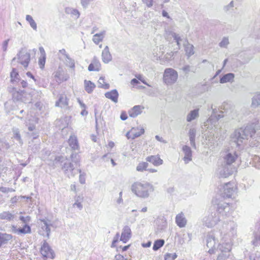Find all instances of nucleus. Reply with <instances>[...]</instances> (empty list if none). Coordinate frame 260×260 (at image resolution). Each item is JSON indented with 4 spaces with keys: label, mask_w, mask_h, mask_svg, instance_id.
<instances>
[{
    "label": "nucleus",
    "mask_w": 260,
    "mask_h": 260,
    "mask_svg": "<svg viewBox=\"0 0 260 260\" xmlns=\"http://www.w3.org/2000/svg\"><path fill=\"white\" fill-rule=\"evenodd\" d=\"M258 137H260V125L252 123L236 129L231 136V141L237 146H240L249 138Z\"/></svg>",
    "instance_id": "f257e3e1"
},
{
    "label": "nucleus",
    "mask_w": 260,
    "mask_h": 260,
    "mask_svg": "<svg viewBox=\"0 0 260 260\" xmlns=\"http://www.w3.org/2000/svg\"><path fill=\"white\" fill-rule=\"evenodd\" d=\"M77 153H72L71 155V159L65 158L62 156H56L54 160V165L60 163L61 169L65 175L68 178L74 177L78 173H81L80 169H76L78 164V159L76 158Z\"/></svg>",
    "instance_id": "f03ea898"
},
{
    "label": "nucleus",
    "mask_w": 260,
    "mask_h": 260,
    "mask_svg": "<svg viewBox=\"0 0 260 260\" xmlns=\"http://www.w3.org/2000/svg\"><path fill=\"white\" fill-rule=\"evenodd\" d=\"M154 190L152 185L148 182H135L132 186V190L137 196L147 198Z\"/></svg>",
    "instance_id": "7ed1b4c3"
},
{
    "label": "nucleus",
    "mask_w": 260,
    "mask_h": 260,
    "mask_svg": "<svg viewBox=\"0 0 260 260\" xmlns=\"http://www.w3.org/2000/svg\"><path fill=\"white\" fill-rule=\"evenodd\" d=\"M219 232L221 239L223 241H226L228 240H231V238L236 234L237 224L232 220L224 222L221 229H219Z\"/></svg>",
    "instance_id": "20e7f679"
},
{
    "label": "nucleus",
    "mask_w": 260,
    "mask_h": 260,
    "mask_svg": "<svg viewBox=\"0 0 260 260\" xmlns=\"http://www.w3.org/2000/svg\"><path fill=\"white\" fill-rule=\"evenodd\" d=\"M37 50L35 48L28 50L26 47H22L17 54V57L12 59V62L17 60L21 65H28L30 60V55L35 56Z\"/></svg>",
    "instance_id": "39448f33"
},
{
    "label": "nucleus",
    "mask_w": 260,
    "mask_h": 260,
    "mask_svg": "<svg viewBox=\"0 0 260 260\" xmlns=\"http://www.w3.org/2000/svg\"><path fill=\"white\" fill-rule=\"evenodd\" d=\"M178 79L177 72L173 69L169 68L165 70L163 80L168 85L174 84Z\"/></svg>",
    "instance_id": "423d86ee"
},
{
    "label": "nucleus",
    "mask_w": 260,
    "mask_h": 260,
    "mask_svg": "<svg viewBox=\"0 0 260 260\" xmlns=\"http://www.w3.org/2000/svg\"><path fill=\"white\" fill-rule=\"evenodd\" d=\"M14 90L12 93V98L14 101L21 102L24 103L30 102L31 96L29 93H26L24 90H16L13 88Z\"/></svg>",
    "instance_id": "0eeeda50"
},
{
    "label": "nucleus",
    "mask_w": 260,
    "mask_h": 260,
    "mask_svg": "<svg viewBox=\"0 0 260 260\" xmlns=\"http://www.w3.org/2000/svg\"><path fill=\"white\" fill-rule=\"evenodd\" d=\"M232 210L230 205L225 202L219 203L217 207V215H220L223 218L229 217L232 213Z\"/></svg>",
    "instance_id": "6e6552de"
},
{
    "label": "nucleus",
    "mask_w": 260,
    "mask_h": 260,
    "mask_svg": "<svg viewBox=\"0 0 260 260\" xmlns=\"http://www.w3.org/2000/svg\"><path fill=\"white\" fill-rule=\"evenodd\" d=\"M220 220L219 216L216 212H212L203 218V224L208 228H212Z\"/></svg>",
    "instance_id": "1a4fd4ad"
},
{
    "label": "nucleus",
    "mask_w": 260,
    "mask_h": 260,
    "mask_svg": "<svg viewBox=\"0 0 260 260\" xmlns=\"http://www.w3.org/2000/svg\"><path fill=\"white\" fill-rule=\"evenodd\" d=\"M57 56L58 59L66 65H75L74 60L70 57L64 49L59 50Z\"/></svg>",
    "instance_id": "9d476101"
},
{
    "label": "nucleus",
    "mask_w": 260,
    "mask_h": 260,
    "mask_svg": "<svg viewBox=\"0 0 260 260\" xmlns=\"http://www.w3.org/2000/svg\"><path fill=\"white\" fill-rule=\"evenodd\" d=\"M41 253L43 256L47 258L53 259L55 257V254L53 250L46 240L44 241L41 246Z\"/></svg>",
    "instance_id": "9b49d317"
},
{
    "label": "nucleus",
    "mask_w": 260,
    "mask_h": 260,
    "mask_svg": "<svg viewBox=\"0 0 260 260\" xmlns=\"http://www.w3.org/2000/svg\"><path fill=\"white\" fill-rule=\"evenodd\" d=\"M223 194L227 198H231L235 193L236 188L234 183L229 182L225 183L223 187Z\"/></svg>",
    "instance_id": "f8f14e48"
},
{
    "label": "nucleus",
    "mask_w": 260,
    "mask_h": 260,
    "mask_svg": "<svg viewBox=\"0 0 260 260\" xmlns=\"http://www.w3.org/2000/svg\"><path fill=\"white\" fill-rule=\"evenodd\" d=\"M12 232L17 235L30 234L31 228L27 224H25L22 228H17L15 225H12L11 227Z\"/></svg>",
    "instance_id": "ddd939ff"
},
{
    "label": "nucleus",
    "mask_w": 260,
    "mask_h": 260,
    "mask_svg": "<svg viewBox=\"0 0 260 260\" xmlns=\"http://www.w3.org/2000/svg\"><path fill=\"white\" fill-rule=\"evenodd\" d=\"M238 155L234 151L227 150L223 157L224 161L227 165H231L234 162L237 158Z\"/></svg>",
    "instance_id": "4468645a"
},
{
    "label": "nucleus",
    "mask_w": 260,
    "mask_h": 260,
    "mask_svg": "<svg viewBox=\"0 0 260 260\" xmlns=\"http://www.w3.org/2000/svg\"><path fill=\"white\" fill-rule=\"evenodd\" d=\"M232 170H229L226 166L219 167L216 171L217 175L219 178H226L232 175Z\"/></svg>",
    "instance_id": "2eb2a0df"
},
{
    "label": "nucleus",
    "mask_w": 260,
    "mask_h": 260,
    "mask_svg": "<svg viewBox=\"0 0 260 260\" xmlns=\"http://www.w3.org/2000/svg\"><path fill=\"white\" fill-rule=\"evenodd\" d=\"M216 234L213 232L209 233L206 238V245L208 248H215L218 240L215 238Z\"/></svg>",
    "instance_id": "dca6fc26"
},
{
    "label": "nucleus",
    "mask_w": 260,
    "mask_h": 260,
    "mask_svg": "<svg viewBox=\"0 0 260 260\" xmlns=\"http://www.w3.org/2000/svg\"><path fill=\"white\" fill-rule=\"evenodd\" d=\"M131 236L132 231L131 228L128 226L125 225L122 229L120 240L122 241L124 243H126L129 240Z\"/></svg>",
    "instance_id": "f3484780"
},
{
    "label": "nucleus",
    "mask_w": 260,
    "mask_h": 260,
    "mask_svg": "<svg viewBox=\"0 0 260 260\" xmlns=\"http://www.w3.org/2000/svg\"><path fill=\"white\" fill-rule=\"evenodd\" d=\"M68 101L66 94H61L59 95L58 100L56 102L55 106L61 108L67 109L69 105Z\"/></svg>",
    "instance_id": "a211bd4d"
},
{
    "label": "nucleus",
    "mask_w": 260,
    "mask_h": 260,
    "mask_svg": "<svg viewBox=\"0 0 260 260\" xmlns=\"http://www.w3.org/2000/svg\"><path fill=\"white\" fill-rule=\"evenodd\" d=\"M54 77L57 79L58 81L61 82L66 81L69 77L63 68L59 66L57 71L54 73Z\"/></svg>",
    "instance_id": "6ab92c4d"
},
{
    "label": "nucleus",
    "mask_w": 260,
    "mask_h": 260,
    "mask_svg": "<svg viewBox=\"0 0 260 260\" xmlns=\"http://www.w3.org/2000/svg\"><path fill=\"white\" fill-rule=\"evenodd\" d=\"M182 151L184 154L183 160L185 164L188 163L192 160V151L191 148L187 145H184L182 148Z\"/></svg>",
    "instance_id": "aec40b11"
},
{
    "label": "nucleus",
    "mask_w": 260,
    "mask_h": 260,
    "mask_svg": "<svg viewBox=\"0 0 260 260\" xmlns=\"http://www.w3.org/2000/svg\"><path fill=\"white\" fill-rule=\"evenodd\" d=\"M144 107L141 105H136L133 107L128 111V114L130 117L135 118L142 112Z\"/></svg>",
    "instance_id": "412c9836"
},
{
    "label": "nucleus",
    "mask_w": 260,
    "mask_h": 260,
    "mask_svg": "<svg viewBox=\"0 0 260 260\" xmlns=\"http://www.w3.org/2000/svg\"><path fill=\"white\" fill-rule=\"evenodd\" d=\"M175 220L177 225L181 228L185 227L187 223V220L182 212L176 215Z\"/></svg>",
    "instance_id": "4be33fe9"
},
{
    "label": "nucleus",
    "mask_w": 260,
    "mask_h": 260,
    "mask_svg": "<svg viewBox=\"0 0 260 260\" xmlns=\"http://www.w3.org/2000/svg\"><path fill=\"white\" fill-rule=\"evenodd\" d=\"M146 160L155 166L162 164L163 160L158 155H151L146 158Z\"/></svg>",
    "instance_id": "5701e85b"
},
{
    "label": "nucleus",
    "mask_w": 260,
    "mask_h": 260,
    "mask_svg": "<svg viewBox=\"0 0 260 260\" xmlns=\"http://www.w3.org/2000/svg\"><path fill=\"white\" fill-rule=\"evenodd\" d=\"M105 95L107 98L110 99L113 102L117 103L119 94L116 89H113L110 91L105 93Z\"/></svg>",
    "instance_id": "b1692460"
},
{
    "label": "nucleus",
    "mask_w": 260,
    "mask_h": 260,
    "mask_svg": "<svg viewBox=\"0 0 260 260\" xmlns=\"http://www.w3.org/2000/svg\"><path fill=\"white\" fill-rule=\"evenodd\" d=\"M229 240L225 241V243L219 244L218 245L217 248L221 251V255H226L224 253L229 252L231 249V246Z\"/></svg>",
    "instance_id": "393cba45"
},
{
    "label": "nucleus",
    "mask_w": 260,
    "mask_h": 260,
    "mask_svg": "<svg viewBox=\"0 0 260 260\" xmlns=\"http://www.w3.org/2000/svg\"><path fill=\"white\" fill-rule=\"evenodd\" d=\"M102 60L104 63H108L112 59L111 55L109 52V49L108 46L104 49L102 52Z\"/></svg>",
    "instance_id": "a878e982"
},
{
    "label": "nucleus",
    "mask_w": 260,
    "mask_h": 260,
    "mask_svg": "<svg viewBox=\"0 0 260 260\" xmlns=\"http://www.w3.org/2000/svg\"><path fill=\"white\" fill-rule=\"evenodd\" d=\"M199 109H196L191 110L187 115L186 120L188 122H191V121L198 118L199 117Z\"/></svg>",
    "instance_id": "bb28decb"
},
{
    "label": "nucleus",
    "mask_w": 260,
    "mask_h": 260,
    "mask_svg": "<svg viewBox=\"0 0 260 260\" xmlns=\"http://www.w3.org/2000/svg\"><path fill=\"white\" fill-rule=\"evenodd\" d=\"M106 31L103 30L100 33L95 34L93 36L92 41L96 44L98 45L101 42H102L105 36Z\"/></svg>",
    "instance_id": "cd10ccee"
},
{
    "label": "nucleus",
    "mask_w": 260,
    "mask_h": 260,
    "mask_svg": "<svg viewBox=\"0 0 260 260\" xmlns=\"http://www.w3.org/2000/svg\"><path fill=\"white\" fill-rule=\"evenodd\" d=\"M41 221L43 223L42 224V229L46 231V237L49 238L50 233V226L51 225L50 221L45 219H41Z\"/></svg>",
    "instance_id": "c85d7f7f"
},
{
    "label": "nucleus",
    "mask_w": 260,
    "mask_h": 260,
    "mask_svg": "<svg viewBox=\"0 0 260 260\" xmlns=\"http://www.w3.org/2000/svg\"><path fill=\"white\" fill-rule=\"evenodd\" d=\"M84 84L85 90L88 93H91L95 87V84L89 80H85Z\"/></svg>",
    "instance_id": "c756f323"
},
{
    "label": "nucleus",
    "mask_w": 260,
    "mask_h": 260,
    "mask_svg": "<svg viewBox=\"0 0 260 260\" xmlns=\"http://www.w3.org/2000/svg\"><path fill=\"white\" fill-rule=\"evenodd\" d=\"M70 146L74 150L78 149L79 146L77 137L74 135L70 136L69 139Z\"/></svg>",
    "instance_id": "7c9ffc66"
},
{
    "label": "nucleus",
    "mask_w": 260,
    "mask_h": 260,
    "mask_svg": "<svg viewBox=\"0 0 260 260\" xmlns=\"http://www.w3.org/2000/svg\"><path fill=\"white\" fill-rule=\"evenodd\" d=\"M12 238V236L10 234L0 233V247L3 244L7 243L8 241L11 240Z\"/></svg>",
    "instance_id": "2f4dec72"
},
{
    "label": "nucleus",
    "mask_w": 260,
    "mask_h": 260,
    "mask_svg": "<svg viewBox=\"0 0 260 260\" xmlns=\"http://www.w3.org/2000/svg\"><path fill=\"white\" fill-rule=\"evenodd\" d=\"M14 218V215L9 211H4L0 213V219L7 221H11Z\"/></svg>",
    "instance_id": "473e14b6"
},
{
    "label": "nucleus",
    "mask_w": 260,
    "mask_h": 260,
    "mask_svg": "<svg viewBox=\"0 0 260 260\" xmlns=\"http://www.w3.org/2000/svg\"><path fill=\"white\" fill-rule=\"evenodd\" d=\"M136 129L133 128L131 132V134L132 135V137H128V135L129 134V132L127 133L126 134V136L129 139L131 138L132 139H134L136 138H138L140 137L141 135L144 134V129L143 128H141L140 129H139L138 132H135Z\"/></svg>",
    "instance_id": "72a5a7b5"
},
{
    "label": "nucleus",
    "mask_w": 260,
    "mask_h": 260,
    "mask_svg": "<svg viewBox=\"0 0 260 260\" xmlns=\"http://www.w3.org/2000/svg\"><path fill=\"white\" fill-rule=\"evenodd\" d=\"M40 56L39 59V65H45L46 62V53L44 48L42 46L39 47Z\"/></svg>",
    "instance_id": "f704fd0d"
},
{
    "label": "nucleus",
    "mask_w": 260,
    "mask_h": 260,
    "mask_svg": "<svg viewBox=\"0 0 260 260\" xmlns=\"http://www.w3.org/2000/svg\"><path fill=\"white\" fill-rule=\"evenodd\" d=\"M65 13L67 14H70L72 16H75L76 18H78L80 16V13L77 9L70 7L66 8Z\"/></svg>",
    "instance_id": "c9c22d12"
},
{
    "label": "nucleus",
    "mask_w": 260,
    "mask_h": 260,
    "mask_svg": "<svg viewBox=\"0 0 260 260\" xmlns=\"http://www.w3.org/2000/svg\"><path fill=\"white\" fill-rule=\"evenodd\" d=\"M234 78V74L233 73H228L223 75L220 79L221 83H224L228 82H232Z\"/></svg>",
    "instance_id": "e433bc0d"
},
{
    "label": "nucleus",
    "mask_w": 260,
    "mask_h": 260,
    "mask_svg": "<svg viewBox=\"0 0 260 260\" xmlns=\"http://www.w3.org/2000/svg\"><path fill=\"white\" fill-rule=\"evenodd\" d=\"M11 81L12 83L17 82L19 81L20 76L16 69H13L10 74Z\"/></svg>",
    "instance_id": "4c0bfd02"
},
{
    "label": "nucleus",
    "mask_w": 260,
    "mask_h": 260,
    "mask_svg": "<svg viewBox=\"0 0 260 260\" xmlns=\"http://www.w3.org/2000/svg\"><path fill=\"white\" fill-rule=\"evenodd\" d=\"M13 138L14 139L18 141L20 145L23 144L22 140L21 139V135L20 134V132L18 128H13Z\"/></svg>",
    "instance_id": "58836bf2"
},
{
    "label": "nucleus",
    "mask_w": 260,
    "mask_h": 260,
    "mask_svg": "<svg viewBox=\"0 0 260 260\" xmlns=\"http://www.w3.org/2000/svg\"><path fill=\"white\" fill-rule=\"evenodd\" d=\"M148 165H149L147 162H140L137 166L136 170L138 172H143L144 171H147Z\"/></svg>",
    "instance_id": "ea45409f"
},
{
    "label": "nucleus",
    "mask_w": 260,
    "mask_h": 260,
    "mask_svg": "<svg viewBox=\"0 0 260 260\" xmlns=\"http://www.w3.org/2000/svg\"><path fill=\"white\" fill-rule=\"evenodd\" d=\"M165 244V241L163 239H158L156 240L153 246V249L154 251H156L158 250L160 247H161Z\"/></svg>",
    "instance_id": "a19ab883"
},
{
    "label": "nucleus",
    "mask_w": 260,
    "mask_h": 260,
    "mask_svg": "<svg viewBox=\"0 0 260 260\" xmlns=\"http://www.w3.org/2000/svg\"><path fill=\"white\" fill-rule=\"evenodd\" d=\"M252 106L256 107L260 106V92L257 93L252 98Z\"/></svg>",
    "instance_id": "79ce46f5"
},
{
    "label": "nucleus",
    "mask_w": 260,
    "mask_h": 260,
    "mask_svg": "<svg viewBox=\"0 0 260 260\" xmlns=\"http://www.w3.org/2000/svg\"><path fill=\"white\" fill-rule=\"evenodd\" d=\"M193 48V46L190 44L187 43V45H185V50L188 56H190L194 54Z\"/></svg>",
    "instance_id": "37998d69"
},
{
    "label": "nucleus",
    "mask_w": 260,
    "mask_h": 260,
    "mask_svg": "<svg viewBox=\"0 0 260 260\" xmlns=\"http://www.w3.org/2000/svg\"><path fill=\"white\" fill-rule=\"evenodd\" d=\"M83 201V198L80 196H78L75 198V203L73 205V207H77L80 210H81L83 208V206L81 202Z\"/></svg>",
    "instance_id": "c03bdc74"
},
{
    "label": "nucleus",
    "mask_w": 260,
    "mask_h": 260,
    "mask_svg": "<svg viewBox=\"0 0 260 260\" xmlns=\"http://www.w3.org/2000/svg\"><path fill=\"white\" fill-rule=\"evenodd\" d=\"M26 20L28 21L30 25V26L34 29L36 30L37 28V24L36 22L33 19L32 17L29 15H27L26 16Z\"/></svg>",
    "instance_id": "a18cd8bd"
},
{
    "label": "nucleus",
    "mask_w": 260,
    "mask_h": 260,
    "mask_svg": "<svg viewBox=\"0 0 260 260\" xmlns=\"http://www.w3.org/2000/svg\"><path fill=\"white\" fill-rule=\"evenodd\" d=\"M104 80H105L103 77H101L100 78L98 81V83L99 84V86L104 89H108L110 87V85L109 84L105 83Z\"/></svg>",
    "instance_id": "49530a36"
},
{
    "label": "nucleus",
    "mask_w": 260,
    "mask_h": 260,
    "mask_svg": "<svg viewBox=\"0 0 260 260\" xmlns=\"http://www.w3.org/2000/svg\"><path fill=\"white\" fill-rule=\"evenodd\" d=\"M229 44V38L225 37L223 38L221 41L219 43V46L221 48H226Z\"/></svg>",
    "instance_id": "de8ad7c7"
},
{
    "label": "nucleus",
    "mask_w": 260,
    "mask_h": 260,
    "mask_svg": "<svg viewBox=\"0 0 260 260\" xmlns=\"http://www.w3.org/2000/svg\"><path fill=\"white\" fill-rule=\"evenodd\" d=\"M253 163L254 167L258 169H260V157L255 155L253 158Z\"/></svg>",
    "instance_id": "09e8293b"
},
{
    "label": "nucleus",
    "mask_w": 260,
    "mask_h": 260,
    "mask_svg": "<svg viewBox=\"0 0 260 260\" xmlns=\"http://www.w3.org/2000/svg\"><path fill=\"white\" fill-rule=\"evenodd\" d=\"M177 255L175 253H167L164 256L165 260H175L176 258Z\"/></svg>",
    "instance_id": "8fccbe9b"
},
{
    "label": "nucleus",
    "mask_w": 260,
    "mask_h": 260,
    "mask_svg": "<svg viewBox=\"0 0 260 260\" xmlns=\"http://www.w3.org/2000/svg\"><path fill=\"white\" fill-rule=\"evenodd\" d=\"M188 135L189 139H195L196 135V130L194 128H191L189 129Z\"/></svg>",
    "instance_id": "3c124183"
},
{
    "label": "nucleus",
    "mask_w": 260,
    "mask_h": 260,
    "mask_svg": "<svg viewBox=\"0 0 260 260\" xmlns=\"http://www.w3.org/2000/svg\"><path fill=\"white\" fill-rule=\"evenodd\" d=\"M94 0H81V4L84 9H86L89 4Z\"/></svg>",
    "instance_id": "603ef678"
},
{
    "label": "nucleus",
    "mask_w": 260,
    "mask_h": 260,
    "mask_svg": "<svg viewBox=\"0 0 260 260\" xmlns=\"http://www.w3.org/2000/svg\"><path fill=\"white\" fill-rule=\"evenodd\" d=\"M172 36L173 37L174 39L176 41V42L177 43L178 46L179 47L180 42L182 41L181 38L175 32H173Z\"/></svg>",
    "instance_id": "864d4df0"
},
{
    "label": "nucleus",
    "mask_w": 260,
    "mask_h": 260,
    "mask_svg": "<svg viewBox=\"0 0 260 260\" xmlns=\"http://www.w3.org/2000/svg\"><path fill=\"white\" fill-rule=\"evenodd\" d=\"M10 145L6 142H1L0 143V150L2 149H8L9 148Z\"/></svg>",
    "instance_id": "5fc2aeb1"
},
{
    "label": "nucleus",
    "mask_w": 260,
    "mask_h": 260,
    "mask_svg": "<svg viewBox=\"0 0 260 260\" xmlns=\"http://www.w3.org/2000/svg\"><path fill=\"white\" fill-rule=\"evenodd\" d=\"M234 7V2L231 1L230 4L224 7L223 9L225 12H228L231 9H232Z\"/></svg>",
    "instance_id": "6e6d98bb"
},
{
    "label": "nucleus",
    "mask_w": 260,
    "mask_h": 260,
    "mask_svg": "<svg viewBox=\"0 0 260 260\" xmlns=\"http://www.w3.org/2000/svg\"><path fill=\"white\" fill-rule=\"evenodd\" d=\"M30 218L29 216H27L26 217L21 216L19 217V219L25 224H27V223L30 221Z\"/></svg>",
    "instance_id": "4d7b16f0"
},
{
    "label": "nucleus",
    "mask_w": 260,
    "mask_h": 260,
    "mask_svg": "<svg viewBox=\"0 0 260 260\" xmlns=\"http://www.w3.org/2000/svg\"><path fill=\"white\" fill-rule=\"evenodd\" d=\"M79 173V181L81 184H83L85 183V173H82L81 172Z\"/></svg>",
    "instance_id": "13d9d810"
},
{
    "label": "nucleus",
    "mask_w": 260,
    "mask_h": 260,
    "mask_svg": "<svg viewBox=\"0 0 260 260\" xmlns=\"http://www.w3.org/2000/svg\"><path fill=\"white\" fill-rule=\"evenodd\" d=\"M119 236H120L119 233H117L116 234V235L115 236V237H114V239L113 240V242H112V243L111 245L112 247H115V243H116L118 242Z\"/></svg>",
    "instance_id": "bf43d9fd"
},
{
    "label": "nucleus",
    "mask_w": 260,
    "mask_h": 260,
    "mask_svg": "<svg viewBox=\"0 0 260 260\" xmlns=\"http://www.w3.org/2000/svg\"><path fill=\"white\" fill-rule=\"evenodd\" d=\"M142 2L145 4L148 8H150L153 6V0H142Z\"/></svg>",
    "instance_id": "052dcab7"
},
{
    "label": "nucleus",
    "mask_w": 260,
    "mask_h": 260,
    "mask_svg": "<svg viewBox=\"0 0 260 260\" xmlns=\"http://www.w3.org/2000/svg\"><path fill=\"white\" fill-rule=\"evenodd\" d=\"M167 191L170 195H173L175 193V189L174 187H169L167 188Z\"/></svg>",
    "instance_id": "680f3d73"
},
{
    "label": "nucleus",
    "mask_w": 260,
    "mask_h": 260,
    "mask_svg": "<svg viewBox=\"0 0 260 260\" xmlns=\"http://www.w3.org/2000/svg\"><path fill=\"white\" fill-rule=\"evenodd\" d=\"M88 70L89 71H99L100 68L98 66H88Z\"/></svg>",
    "instance_id": "e2e57ef3"
},
{
    "label": "nucleus",
    "mask_w": 260,
    "mask_h": 260,
    "mask_svg": "<svg viewBox=\"0 0 260 260\" xmlns=\"http://www.w3.org/2000/svg\"><path fill=\"white\" fill-rule=\"evenodd\" d=\"M26 122V125L28 126V129L29 131H32L33 130H34L36 128V126H35V124H34V123H32V124H30V123H29L28 124L27 123V122Z\"/></svg>",
    "instance_id": "0e129e2a"
},
{
    "label": "nucleus",
    "mask_w": 260,
    "mask_h": 260,
    "mask_svg": "<svg viewBox=\"0 0 260 260\" xmlns=\"http://www.w3.org/2000/svg\"><path fill=\"white\" fill-rule=\"evenodd\" d=\"M9 40H5L3 43V50L4 51L7 50V48L8 45Z\"/></svg>",
    "instance_id": "69168bd1"
},
{
    "label": "nucleus",
    "mask_w": 260,
    "mask_h": 260,
    "mask_svg": "<svg viewBox=\"0 0 260 260\" xmlns=\"http://www.w3.org/2000/svg\"><path fill=\"white\" fill-rule=\"evenodd\" d=\"M98 64H100V61L97 58L94 57L89 65H98Z\"/></svg>",
    "instance_id": "338daca9"
},
{
    "label": "nucleus",
    "mask_w": 260,
    "mask_h": 260,
    "mask_svg": "<svg viewBox=\"0 0 260 260\" xmlns=\"http://www.w3.org/2000/svg\"><path fill=\"white\" fill-rule=\"evenodd\" d=\"M115 258L116 260H126L124 258L123 256H122L121 254H118L115 255Z\"/></svg>",
    "instance_id": "774afa93"
}]
</instances>
